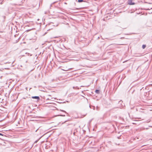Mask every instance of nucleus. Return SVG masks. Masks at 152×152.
<instances>
[{
  "mask_svg": "<svg viewBox=\"0 0 152 152\" xmlns=\"http://www.w3.org/2000/svg\"><path fill=\"white\" fill-rule=\"evenodd\" d=\"M84 1L83 0H78V2H81Z\"/></svg>",
  "mask_w": 152,
  "mask_h": 152,
  "instance_id": "obj_5",
  "label": "nucleus"
},
{
  "mask_svg": "<svg viewBox=\"0 0 152 152\" xmlns=\"http://www.w3.org/2000/svg\"><path fill=\"white\" fill-rule=\"evenodd\" d=\"M60 111H62V112H64L65 113H66L67 114V113L64 110H60Z\"/></svg>",
  "mask_w": 152,
  "mask_h": 152,
  "instance_id": "obj_7",
  "label": "nucleus"
},
{
  "mask_svg": "<svg viewBox=\"0 0 152 152\" xmlns=\"http://www.w3.org/2000/svg\"><path fill=\"white\" fill-rule=\"evenodd\" d=\"M132 124H136V123H133Z\"/></svg>",
  "mask_w": 152,
  "mask_h": 152,
  "instance_id": "obj_11",
  "label": "nucleus"
},
{
  "mask_svg": "<svg viewBox=\"0 0 152 152\" xmlns=\"http://www.w3.org/2000/svg\"><path fill=\"white\" fill-rule=\"evenodd\" d=\"M32 99H37V101H38L40 99V98L38 96H32Z\"/></svg>",
  "mask_w": 152,
  "mask_h": 152,
  "instance_id": "obj_2",
  "label": "nucleus"
},
{
  "mask_svg": "<svg viewBox=\"0 0 152 152\" xmlns=\"http://www.w3.org/2000/svg\"><path fill=\"white\" fill-rule=\"evenodd\" d=\"M132 0H128V4L130 5H134L135 4V3L134 2H132Z\"/></svg>",
  "mask_w": 152,
  "mask_h": 152,
  "instance_id": "obj_1",
  "label": "nucleus"
},
{
  "mask_svg": "<svg viewBox=\"0 0 152 152\" xmlns=\"http://www.w3.org/2000/svg\"><path fill=\"white\" fill-rule=\"evenodd\" d=\"M121 102H121V101H119V102H118V103L119 104H121Z\"/></svg>",
  "mask_w": 152,
  "mask_h": 152,
  "instance_id": "obj_8",
  "label": "nucleus"
},
{
  "mask_svg": "<svg viewBox=\"0 0 152 152\" xmlns=\"http://www.w3.org/2000/svg\"><path fill=\"white\" fill-rule=\"evenodd\" d=\"M92 107H93V109L94 110L95 107L94 106H92Z\"/></svg>",
  "mask_w": 152,
  "mask_h": 152,
  "instance_id": "obj_10",
  "label": "nucleus"
},
{
  "mask_svg": "<svg viewBox=\"0 0 152 152\" xmlns=\"http://www.w3.org/2000/svg\"><path fill=\"white\" fill-rule=\"evenodd\" d=\"M89 107H90L91 108H91V106L90 105Z\"/></svg>",
  "mask_w": 152,
  "mask_h": 152,
  "instance_id": "obj_14",
  "label": "nucleus"
},
{
  "mask_svg": "<svg viewBox=\"0 0 152 152\" xmlns=\"http://www.w3.org/2000/svg\"><path fill=\"white\" fill-rule=\"evenodd\" d=\"M0 135H3V134H1V133H0Z\"/></svg>",
  "mask_w": 152,
  "mask_h": 152,
  "instance_id": "obj_12",
  "label": "nucleus"
},
{
  "mask_svg": "<svg viewBox=\"0 0 152 152\" xmlns=\"http://www.w3.org/2000/svg\"><path fill=\"white\" fill-rule=\"evenodd\" d=\"M61 116H65V115H61Z\"/></svg>",
  "mask_w": 152,
  "mask_h": 152,
  "instance_id": "obj_13",
  "label": "nucleus"
},
{
  "mask_svg": "<svg viewBox=\"0 0 152 152\" xmlns=\"http://www.w3.org/2000/svg\"><path fill=\"white\" fill-rule=\"evenodd\" d=\"M76 9H77V10H80V9H81V8H76Z\"/></svg>",
  "mask_w": 152,
  "mask_h": 152,
  "instance_id": "obj_9",
  "label": "nucleus"
},
{
  "mask_svg": "<svg viewBox=\"0 0 152 152\" xmlns=\"http://www.w3.org/2000/svg\"><path fill=\"white\" fill-rule=\"evenodd\" d=\"M146 47V45H143L142 46V48L143 49H144Z\"/></svg>",
  "mask_w": 152,
  "mask_h": 152,
  "instance_id": "obj_4",
  "label": "nucleus"
},
{
  "mask_svg": "<svg viewBox=\"0 0 152 152\" xmlns=\"http://www.w3.org/2000/svg\"><path fill=\"white\" fill-rule=\"evenodd\" d=\"M95 92L96 93V94H99V90H96L95 91Z\"/></svg>",
  "mask_w": 152,
  "mask_h": 152,
  "instance_id": "obj_3",
  "label": "nucleus"
},
{
  "mask_svg": "<svg viewBox=\"0 0 152 152\" xmlns=\"http://www.w3.org/2000/svg\"><path fill=\"white\" fill-rule=\"evenodd\" d=\"M74 88H75V87H73V88L74 89Z\"/></svg>",
  "mask_w": 152,
  "mask_h": 152,
  "instance_id": "obj_15",
  "label": "nucleus"
},
{
  "mask_svg": "<svg viewBox=\"0 0 152 152\" xmlns=\"http://www.w3.org/2000/svg\"><path fill=\"white\" fill-rule=\"evenodd\" d=\"M41 137H40V138L39 139H38L37 140H36L35 141V142H34V143H37V142L40 139V138H41Z\"/></svg>",
  "mask_w": 152,
  "mask_h": 152,
  "instance_id": "obj_6",
  "label": "nucleus"
},
{
  "mask_svg": "<svg viewBox=\"0 0 152 152\" xmlns=\"http://www.w3.org/2000/svg\"><path fill=\"white\" fill-rule=\"evenodd\" d=\"M1 99V98H0V99Z\"/></svg>",
  "mask_w": 152,
  "mask_h": 152,
  "instance_id": "obj_16",
  "label": "nucleus"
}]
</instances>
